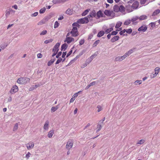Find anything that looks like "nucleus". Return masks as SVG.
Masks as SVG:
<instances>
[{
  "instance_id": "obj_15",
  "label": "nucleus",
  "mask_w": 160,
  "mask_h": 160,
  "mask_svg": "<svg viewBox=\"0 0 160 160\" xmlns=\"http://www.w3.org/2000/svg\"><path fill=\"white\" fill-rule=\"evenodd\" d=\"M119 38V37L118 36H114L111 39V41L112 42H114L118 40Z\"/></svg>"
},
{
  "instance_id": "obj_44",
  "label": "nucleus",
  "mask_w": 160,
  "mask_h": 160,
  "mask_svg": "<svg viewBox=\"0 0 160 160\" xmlns=\"http://www.w3.org/2000/svg\"><path fill=\"white\" fill-rule=\"evenodd\" d=\"M52 2L54 4L60 3V0H53Z\"/></svg>"
},
{
  "instance_id": "obj_24",
  "label": "nucleus",
  "mask_w": 160,
  "mask_h": 160,
  "mask_svg": "<svg viewBox=\"0 0 160 160\" xmlns=\"http://www.w3.org/2000/svg\"><path fill=\"white\" fill-rule=\"evenodd\" d=\"M126 32V29H124L122 30L121 31L119 32V34H120V35H123V36H127V34L126 33L124 34V33Z\"/></svg>"
},
{
  "instance_id": "obj_54",
  "label": "nucleus",
  "mask_w": 160,
  "mask_h": 160,
  "mask_svg": "<svg viewBox=\"0 0 160 160\" xmlns=\"http://www.w3.org/2000/svg\"><path fill=\"white\" fill-rule=\"evenodd\" d=\"M72 53V50H71L67 54V57H68Z\"/></svg>"
},
{
  "instance_id": "obj_33",
  "label": "nucleus",
  "mask_w": 160,
  "mask_h": 160,
  "mask_svg": "<svg viewBox=\"0 0 160 160\" xmlns=\"http://www.w3.org/2000/svg\"><path fill=\"white\" fill-rule=\"evenodd\" d=\"M53 40L52 39H50L49 40H46L44 42V43L45 44H48V43H50L52 42Z\"/></svg>"
},
{
  "instance_id": "obj_19",
  "label": "nucleus",
  "mask_w": 160,
  "mask_h": 160,
  "mask_svg": "<svg viewBox=\"0 0 160 160\" xmlns=\"http://www.w3.org/2000/svg\"><path fill=\"white\" fill-rule=\"evenodd\" d=\"M49 123V121L48 120H47L45 122L43 127V128L44 129L46 130L48 129Z\"/></svg>"
},
{
  "instance_id": "obj_57",
  "label": "nucleus",
  "mask_w": 160,
  "mask_h": 160,
  "mask_svg": "<svg viewBox=\"0 0 160 160\" xmlns=\"http://www.w3.org/2000/svg\"><path fill=\"white\" fill-rule=\"evenodd\" d=\"M155 71L156 72V71L158 72L160 71V69L158 68H156L155 69Z\"/></svg>"
},
{
  "instance_id": "obj_4",
  "label": "nucleus",
  "mask_w": 160,
  "mask_h": 160,
  "mask_svg": "<svg viewBox=\"0 0 160 160\" xmlns=\"http://www.w3.org/2000/svg\"><path fill=\"white\" fill-rule=\"evenodd\" d=\"M88 22V18L87 16L80 19H79L77 20L78 23L81 24L87 23Z\"/></svg>"
},
{
  "instance_id": "obj_60",
  "label": "nucleus",
  "mask_w": 160,
  "mask_h": 160,
  "mask_svg": "<svg viewBox=\"0 0 160 160\" xmlns=\"http://www.w3.org/2000/svg\"><path fill=\"white\" fill-rule=\"evenodd\" d=\"M75 100V99L72 97L70 100V103L72 102H73Z\"/></svg>"
},
{
  "instance_id": "obj_61",
  "label": "nucleus",
  "mask_w": 160,
  "mask_h": 160,
  "mask_svg": "<svg viewBox=\"0 0 160 160\" xmlns=\"http://www.w3.org/2000/svg\"><path fill=\"white\" fill-rule=\"evenodd\" d=\"M18 128V125L17 123L15 124L14 127V129H17Z\"/></svg>"
},
{
  "instance_id": "obj_58",
  "label": "nucleus",
  "mask_w": 160,
  "mask_h": 160,
  "mask_svg": "<svg viewBox=\"0 0 160 160\" xmlns=\"http://www.w3.org/2000/svg\"><path fill=\"white\" fill-rule=\"evenodd\" d=\"M96 83V82L95 81L93 82H91L90 83V86H92L94 85H95Z\"/></svg>"
},
{
  "instance_id": "obj_13",
  "label": "nucleus",
  "mask_w": 160,
  "mask_h": 160,
  "mask_svg": "<svg viewBox=\"0 0 160 160\" xmlns=\"http://www.w3.org/2000/svg\"><path fill=\"white\" fill-rule=\"evenodd\" d=\"M126 9L128 12H131L133 10L131 6L129 5L126 6Z\"/></svg>"
},
{
  "instance_id": "obj_63",
  "label": "nucleus",
  "mask_w": 160,
  "mask_h": 160,
  "mask_svg": "<svg viewBox=\"0 0 160 160\" xmlns=\"http://www.w3.org/2000/svg\"><path fill=\"white\" fill-rule=\"evenodd\" d=\"M107 2H108L110 3H113V0H107Z\"/></svg>"
},
{
  "instance_id": "obj_21",
  "label": "nucleus",
  "mask_w": 160,
  "mask_h": 160,
  "mask_svg": "<svg viewBox=\"0 0 160 160\" xmlns=\"http://www.w3.org/2000/svg\"><path fill=\"white\" fill-rule=\"evenodd\" d=\"M160 12V10L159 9H157L155 11L153 12V13L152 16H154L158 14H159Z\"/></svg>"
},
{
  "instance_id": "obj_27",
  "label": "nucleus",
  "mask_w": 160,
  "mask_h": 160,
  "mask_svg": "<svg viewBox=\"0 0 160 160\" xmlns=\"http://www.w3.org/2000/svg\"><path fill=\"white\" fill-rule=\"evenodd\" d=\"M138 18L140 20H143L147 18V16L145 15H142L138 17Z\"/></svg>"
},
{
  "instance_id": "obj_8",
  "label": "nucleus",
  "mask_w": 160,
  "mask_h": 160,
  "mask_svg": "<svg viewBox=\"0 0 160 160\" xmlns=\"http://www.w3.org/2000/svg\"><path fill=\"white\" fill-rule=\"evenodd\" d=\"M139 3L138 2L135 1L133 3L131 6L133 9H137L139 6Z\"/></svg>"
},
{
  "instance_id": "obj_39",
  "label": "nucleus",
  "mask_w": 160,
  "mask_h": 160,
  "mask_svg": "<svg viewBox=\"0 0 160 160\" xmlns=\"http://www.w3.org/2000/svg\"><path fill=\"white\" fill-rule=\"evenodd\" d=\"M100 42V40H98L97 41H96L93 43V47H95L98 44V43Z\"/></svg>"
},
{
  "instance_id": "obj_64",
  "label": "nucleus",
  "mask_w": 160,
  "mask_h": 160,
  "mask_svg": "<svg viewBox=\"0 0 160 160\" xmlns=\"http://www.w3.org/2000/svg\"><path fill=\"white\" fill-rule=\"evenodd\" d=\"M158 73V72H155V73L153 75V76H152V78H154L157 75Z\"/></svg>"
},
{
  "instance_id": "obj_26",
  "label": "nucleus",
  "mask_w": 160,
  "mask_h": 160,
  "mask_svg": "<svg viewBox=\"0 0 160 160\" xmlns=\"http://www.w3.org/2000/svg\"><path fill=\"white\" fill-rule=\"evenodd\" d=\"M122 23L121 22H117L116 26H115V28H119L122 25Z\"/></svg>"
},
{
  "instance_id": "obj_9",
  "label": "nucleus",
  "mask_w": 160,
  "mask_h": 160,
  "mask_svg": "<svg viewBox=\"0 0 160 160\" xmlns=\"http://www.w3.org/2000/svg\"><path fill=\"white\" fill-rule=\"evenodd\" d=\"M96 15V14L95 11L93 10L90 12L89 15H88L87 17L89 19L90 18L95 17Z\"/></svg>"
},
{
  "instance_id": "obj_23",
  "label": "nucleus",
  "mask_w": 160,
  "mask_h": 160,
  "mask_svg": "<svg viewBox=\"0 0 160 160\" xmlns=\"http://www.w3.org/2000/svg\"><path fill=\"white\" fill-rule=\"evenodd\" d=\"M58 108V106H57L56 107H52L51 108V111L52 112H53L56 111Z\"/></svg>"
},
{
  "instance_id": "obj_59",
  "label": "nucleus",
  "mask_w": 160,
  "mask_h": 160,
  "mask_svg": "<svg viewBox=\"0 0 160 160\" xmlns=\"http://www.w3.org/2000/svg\"><path fill=\"white\" fill-rule=\"evenodd\" d=\"M66 52H63L62 53V57L63 58H64L65 57V56H66Z\"/></svg>"
},
{
  "instance_id": "obj_62",
  "label": "nucleus",
  "mask_w": 160,
  "mask_h": 160,
  "mask_svg": "<svg viewBox=\"0 0 160 160\" xmlns=\"http://www.w3.org/2000/svg\"><path fill=\"white\" fill-rule=\"evenodd\" d=\"M38 12H36L33 14V16L34 17L38 15Z\"/></svg>"
},
{
  "instance_id": "obj_36",
  "label": "nucleus",
  "mask_w": 160,
  "mask_h": 160,
  "mask_svg": "<svg viewBox=\"0 0 160 160\" xmlns=\"http://www.w3.org/2000/svg\"><path fill=\"white\" fill-rule=\"evenodd\" d=\"M66 13L68 14H72V11L70 9H68L66 12Z\"/></svg>"
},
{
  "instance_id": "obj_50",
  "label": "nucleus",
  "mask_w": 160,
  "mask_h": 160,
  "mask_svg": "<svg viewBox=\"0 0 160 160\" xmlns=\"http://www.w3.org/2000/svg\"><path fill=\"white\" fill-rule=\"evenodd\" d=\"M84 42V40L83 39H82L80 40L79 42V44L80 45H82Z\"/></svg>"
},
{
  "instance_id": "obj_49",
  "label": "nucleus",
  "mask_w": 160,
  "mask_h": 160,
  "mask_svg": "<svg viewBox=\"0 0 160 160\" xmlns=\"http://www.w3.org/2000/svg\"><path fill=\"white\" fill-rule=\"evenodd\" d=\"M102 124H98L97 126V128L98 129V130H100L102 128Z\"/></svg>"
},
{
  "instance_id": "obj_3",
  "label": "nucleus",
  "mask_w": 160,
  "mask_h": 160,
  "mask_svg": "<svg viewBox=\"0 0 160 160\" xmlns=\"http://www.w3.org/2000/svg\"><path fill=\"white\" fill-rule=\"evenodd\" d=\"M70 33L72 37H76L78 36V31L77 28L76 27H73Z\"/></svg>"
},
{
  "instance_id": "obj_16",
  "label": "nucleus",
  "mask_w": 160,
  "mask_h": 160,
  "mask_svg": "<svg viewBox=\"0 0 160 160\" xmlns=\"http://www.w3.org/2000/svg\"><path fill=\"white\" fill-rule=\"evenodd\" d=\"M96 15L98 18H99L103 17V13L101 10H99L96 13Z\"/></svg>"
},
{
  "instance_id": "obj_7",
  "label": "nucleus",
  "mask_w": 160,
  "mask_h": 160,
  "mask_svg": "<svg viewBox=\"0 0 160 160\" xmlns=\"http://www.w3.org/2000/svg\"><path fill=\"white\" fill-rule=\"evenodd\" d=\"M147 29V27L146 25H143L139 28L138 31L139 32H145Z\"/></svg>"
},
{
  "instance_id": "obj_1",
  "label": "nucleus",
  "mask_w": 160,
  "mask_h": 160,
  "mask_svg": "<svg viewBox=\"0 0 160 160\" xmlns=\"http://www.w3.org/2000/svg\"><path fill=\"white\" fill-rule=\"evenodd\" d=\"M30 81V79L28 78L21 77L17 80V82L20 84H25Z\"/></svg>"
},
{
  "instance_id": "obj_29",
  "label": "nucleus",
  "mask_w": 160,
  "mask_h": 160,
  "mask_svg": "<svg viewBox=\"0 0 160 160\" xmlns=\"http://www.w3.org/2000/svg\"><path fill=\"white\" fill-rule=\"evenodd\" d=\"M67 47V45L66 43L62 44L61 46V50L62 51L63 49H66Z\"/></svg>"
},
{
  "instance_id": "obj_51",
  "label": "nucleus",
  "mask_w": 160,
  "mask_h": 160,
  "mask_svg": "<svg viewBox=\"0 0 160 160\" xmlns=\"http://www.w3.org/2000/svg\"><path fill=\"white\" fill-rule=\"evenodd\" d=\"M147 0H140V2L142 4H144L146 2Z\"/></svg>"
},
{
  "instance_id": "obj_12",
  "label": "nucleus",
  "mask_w": 160,
  "mask_h": 160,
  "mask_svg": "<svg viewBox=\"0 0 160 160\" xmlns=\"http://www.w3.org/2000/svg\"><path fill=\"white\" fill-rule=\"evenodd\" d=\"M126 55H125L121 57H118L116 58L115 59V61H120L126 58Z\"/></svg>"
},
{
  "instance_id": "obj_48",
  "label": "nucleus",
  "mask_w": 160,
  "mask_h": 160,
  "mask_svg": "<svg viewBox=\"0 0 160 160\" xmlns=\"http://www.w3.org/2000/svg\"><path fill=\"white\" fill-rule=\"evenodd\" d=\"M47 33V31L46 30H43L42 31L40 34V35H44L46 34Z\"/></svg>"
},
{
  "instance_id": "obj_10",
  "label": "nucleus",
  "mask_w": 160,
  "mask_h": 160,
  "mask_svg": "<svg viewBox=\"0 0 160 160\" xmlns=\"http://www.w3.org/2000/svg\"><path fill=\"white\" fill-rule=\"evenodd\" d=\"M73 145L72 141L71 140L67 142V145H66V148L68 149L69 150L71 148Z\"/></svg>"
},
{
  "instance_id": "obj_42",
  "label": "nucleus",
  "mask_w": 160,
  "mask_h": 160,
  "mask_svg": "<svg viewBox=\"0 0 160 160\" xmlns=\"http://www.w3.org/2000/svg\"><path fill=\"white\" fill-rule=\"evenodd\" d=\"M97 108L98 109V112H99L101 111L102 109V107L100 105L98 106L97 107Z\"/></svg>"
},
{
  "instance_id": "obj_35",
  "label": "nucleus",
  "mask_w": 160,
  "mask_h": 160,
  "mask_svg": "<svg viewBox=\"0 0 160 160\" xmlns=\"http://www.w3.org/2000/svg\"><path fill=\"white\" fill-rule=\"evenodd\" d=\"M55 60L53 59V60H51L49 61L48 63V66H50L54 62Z\"/></svg>"
},
{
  "instance_id": "obj_25",
  "label": "nucleus",
  "mask_w": 160,
  "mask_h": 160,
  "mask_svg": "<svg viewBox=\"0 0 160 160\" xmlns=\"http://www.w3.org/2000/svg\"><path fill=\"white\" fill-rule=\"evenodd\" d=\"M54 134L53 131H50L48 133V136L49 138H51Z\"/></svg>"
},
{
  "instance_id": "obj_31",
  "label": "nucleus",
  "mask_w": 160,
  "mask_h": 160,
  "mask_svg": "<svg viewBox=\"0 0 160 160\" xmlns=\"http://www.w3.org/2000/svg\"><path fill=\"white\" fill-rule=\"evenodd\" d=\"M145 142L144 139H141L139 140L137 142V144H142L143 143Z\"/></svg>"
},
{
  "instance_id": "obj_47",
  "label": "nucleus",
  "mask_w": 160,
  "mask_h": 160,
  "mask_svg": "<svg viewBox=\"0 0 160 160\" xmlns=\"http://www.w3.org/2000/svg\"><path fill=\"white\" fill-rule=\"evenodd\" d=\"M142 82L141 80H139V81H136L135 82V84L137 85V83H138L139 84H140L142 83Z\"/></svg>"
},
{
  "instance_id": "obj_17",
  "label": "nucleus",
  "mask_w": 160,
  "mask_h": 160,
  "mask_svg": "<svg viewBox=\"0 0 160 160\" xmlns=\"http://www.w3.org/2000/svg\"><path fill=\"white\" fill-rule=\"evenodd\" d=\"M125 8L122 5H120L119 7V12L122 13L124 12L125 11Z\"/></svg>"
},
{
  "instance_id": "obj_34",
  "label": "nucleus",
  "mask_w": 160,
  "mask_h": 160,
  "mask_svg": "<svg viewBox=\"0 0 160 160\" xmlns=\"http://www.w3.org/2000/svg\"><path fill=\"white\" fill-rule=\"evenodd\" d=\"M46 10V9L44 7L40 9L39 10V12L40 13H43L45 12Z\"/></svg>"
},
{
  "instance_id": "obj_14",
  "label": "nucleus",
  "mask_w": 160,
  "mask_h": 160,
  "mask_svg": "<svg viewBox=\"0 0 160 160\" xmlns=\"http://www.w3.org/2000/svg\"><path fill=\"white\" fill-rule=\"evenodd\" d=\"M112 12L110 10H105L104 13L108 16H110L111 15L112 13Z\"/></svg>"
},
{
  "instance_id": "obj_45",
  "label": "nucleus",
  "mask_w": 160,
  "mask_h": 160,
  "mask_svg": "<svg viewBox=\"0 0 160 160\" xmlns=\"http://www.w3.org/2000/svg\"><path fill=\"white\" fill-rule=\"evenodd\" d=\"M81 92V91H79L78 92L75 93L72 96V97L74 98L75 99L78 96V94Z\"/></svg>"
},
{
  "instance_id": "obj_37",
  "label": "nucleus",
  "mask_w": 160,
  "mask_h": 160,
  "mask_svg": "<svg viewBox=\"0 0 160 160\" xmlns=\"http://www.w3.org/2000/svg\"><path fill=\"white\" fill-rule=\"evenodd\" d=\"M59 25V23L58 22V21H56L55 22L54 25V28H56L58 27Z\"/></svg>"
},
{
  "instance_id": "obj_43",
  "label": "nucleus",
  "mask_w": 160,
  "mask_h": 160,
  "mask_svg": "<svg viewBox=\"0 0 160 160\" xmlns=\"http://www.w3.org/2000/svg\"><path fill=\"white\" fill-rule=\"evenodd\" d=\"M139 19L138 17H136L135 18H133L131 19V21L132 22H134L136 20H137L138 19Z\"/></svg>"
},
{
  "instance_id": "obj_56",
  "label": "nucleus",
  "mask_w": 160,
  "mask_h": 160,
  "mask_svg": "<svg viewBox=\"0 0 160 160\" xmlns=\"http://www.w3.org/2000/svg\"><path fill=\"white\" fill-rule=\"evenodd\" d=\"M10 13V11L9 10H7L6 11V15L7 16H8Z\"/></svg>"
},
{
  "instance_id": "obj_55",
  "label": "nucleus",
  "mask_w": 160,
  "mask_h": 160,
  "mask_svg": "<svg viewBox=\"0 0 160 160\" xmlns=\"http://www.w3.org/2000/svg\"><path fill=\"white\" fill-rule=\"evenodd\" d=\"M37 56L38 58H41L42 57V55L41 53L37 54Z\"/></svg>"
},
{
  "instance_id": "obj_52",
  "label": "nucleus",
  "mask_w": 160,
  "mask_h": 160,
  "mask_svg": "<svg viewBox=\"0 0 160 160\" xmlns=\"http://www.w3.org/2000/svg\"><path fill=\"white\" fill-rule=\"evenodd\" d=\"M45 23V22L43 21L42 20L38 22V25H41L42 24H43Z\"/></svg>"
},
{
  "instance_id": "obj_18",
  "label": "nucleus",
  "mask_w": 160,
  "mask_h": 160,
  "mask_svg": "<svg viewBox=\"0 0 160 160\" xmlns=\"http://www.w3.org/2000/svg\"><path fill=\"white\" fill-rule=\"evenodd\" d=\"M113 10L115 12H119V7L118 5H115L113 8Z\"/></svg>"
},
{
  "instance_id": "obj_40",
  "label": "nucleus",
  "mask_w": 160,
  "mask_h": 160,
  "mask_svg": "<svg viewBox=\"0 0 160 160\" xmlns=\"http://www.w3.org/2000/svg\"><path fill=\"white\" fill-rule=\"evenodd\" d=\"M126 32L128 34H130L132 31V29L131 28H129L128 29H127L126 30Z\"/></svg>"
},
{
  "instance_id": "obj_6",
  "label": "nucleus",
  "mask_w": 160,
  "mask_h": 160,
  "mask_svg": "<svg viewBox=\"0 0 160 160\" xmlns=\"http://www.w3.org/2000/svg\"><path fill=\"white\" fill-rule=\"evenodd\" d=\"M34 145V143L32 142H29L26 144V146L28 150L33 148Z\"/></svg>"
},
{
  "instance_id": "obj_32",
  "label": "nucleus",
  "mask_w": 160,
  "mask_h": 160,
  "mask_svg": "<svg viewBox=\"0 0 160 160\" xmlns=\"http://www.w3.org/2000/svg\"><path fill=\"white\" fill-rule=\"evenodd\" d=\"M131 21L129 19L126 21L124 22V25H128L130 24Z\"/></svg>"
},
{
  "instance_id": "obj_5",
  "label": "nucleus",
  "mask_w": 160,
  "mask_h": 160,
  "mask_svg": "<svg viewBox=\"0 0 160 160\" xmlns=\"http://www.w3.org/2000/svg\"><path fill=\"white\" fill-rule=\"evenodd\" d=\"M69 35V33H68L67 35V37L66 39L64 40L65 42H66L68 44L72 42H73L74 40L73 38L71 37H68Z\"/></svg>"
},
{
  "instance_id": "obj_38",
  "label": "nucleus",
  "mask_w": 160,
  "mask_h": 160,
  "mask_svg": "<svg viewBox=\"0 0 160 160\" xmlns=\"http://www.w3.org/2000/svg\"><path fill=\"white\" fill-rule=\"evenodd\" d=\"M78 23H78L77 22H74L72 24V25L73 27H79V25Z\"/></svg>"
},
{
  "instance_id": "obj_20",
  "label": "nucleus",
  "mask_w": 160,
  "mask_h": 160,
  "mask_svg": "<svg viewBox=\"0 0 160 160\" xmlns=\"http://www.w3.org/2000/svg\"><path fill=\"white\" fill-rule=\"evenodd\" d=\"M105 33V32L103 31H101L98 33L97 36L98 37H100L104 35Z\"/></svg>"
},
{
  "instance_id": "obj_53",
  "label": "nucleus",
  "mask_w": 160,
  "mask_h": 160,
  "mask_svg": "<svg viewBox=\"0 0 160 160\" xmlns=\"http://www.w3.org/2000/svg\"><path fill=\"white\" fill-rule=\"evenodd\" d=\"M118 33V32H117L116 31H112L111 33V35H115L117 34Z\"/></svg>"
},
{
  "instance_id": "obj_28",
  "label": "nucleus",
  "mask_w": 160,
  "mask_h": 160,
  "mask_svg": "<svg viewBox=\"0 0 160 160\" xmlns=\"http://www.w3.org/2000/svg\"><path fill=\"white\" fill-rule=\"evenodd\" d=\"M113 30V29L112 28H109L105 30V32L106 34H108V33L112 31Z\"/></svg>"
},
{
  "instance_id": "obj_22",
  "label": "nucleus",
  "mask_w": 160,
  "mask_h": 160,
  "mask_svg": "<svg viewBox=\"0 0 160 160\" xmlns=\"http://www.w3.org/2000/svg\"><path fill=\"white\" fill-rule=\"evenodd\" d=\"M90 9H87L86 10H85L82 14V16H84L86 15H87L88 12L90 11Z\"/></svg>"
},
{
  "instance_id": "obj_11",
  "label": "nucleus",
  "mask_w": 160,
  "mask_h": 160,
  "mask_svg": "<svg viewBox=\"0 0 160 160\" xmlns=\"http://www.w3.org/2000/svg\"><path fill=\"white\" fill-rule=\"evenodd\" d=\"M18 90V87L16 85L12 87L11 90V92L14 93L17 92Z\"/></svg>"
},
{
  "instance_id": "obj_2",
  "label": "nucleus",
  "mask_w": 160,
  "mask_h": 160,
  "mask_svg": "<svg viewBox=\"0 0 160 160\" xmlns=\"http://www.w3.org/2000/svg\"><path fill=\"white\" fill-rule=\"evenodd\" d=\"M60 43L59 42L57 43L55 46L53 47L52 49V52H53V53L52 55V57H54L55 56L56 54L57 53L59 49L58 48L60 46Z\"/></svg>"
},
{
  "instance_id": "obj_30",
  "label": "nucleus",
  "mask_w": 160,
  "mask_h": 160,
  "mask_svg": "<svg viewBox=\"0 0 160 160\" xmlns=\"http://www.w3.org/2000/svg\"><path fill=\"white\" fill-rule=\"evenodd\" d=\"M132 49H130L129 50L128 52H127V53H125V55H126V57H127L129 55H130L131 53L132 52Z\"/></svg>"
},
{
  "instance_id": "obj_41",
  "label": "nucleus",
  "mask_w": 160,
  "mask_h": 160,
  "mask_svg": "<svg viewBox=\"0 0 160 160\" xmlns=\"http://www.w3.org/2000/svg\"><path fill=\"white\" fill-rule=\"evenodd\" d=\"M62 60V58H59L56 62L55 64H58Z\"/></svg>"
},
{
  "instance_id": "obj_46",
  "label": "nucleus",
  "mask_w": 160,
  "mask_h": 160,
  "mask_svg": "<svg viewBox=\"0 0 160 160\" xmlns=\"http://www.w3.org/2000/svg\"><path fill=\"white\" fill-rule=\"evenodd\" d=\"M31 155V154L30 152H28V153L26 155V157L27 158V159H28L30 157V155Z\"/></svg>"
}]
</instances>
